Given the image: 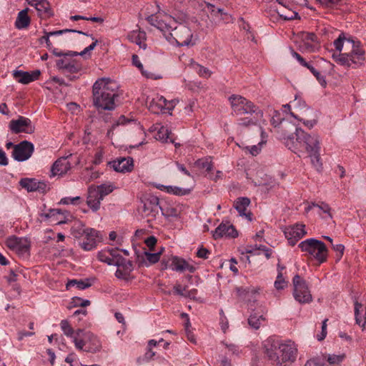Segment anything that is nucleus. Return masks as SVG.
<instances>
[{
  "label": "nucleus",
  "mask_w": 366,
  "mask_h": 366,
  "mask_svg": "<svg viewBox=\"0 0 366 366\" xmlns=\"http://www.w3.org/2000/svg\"><path fill=\"white\" fill-rule=\"evenodd\" d=\"M191 66L200 77L208 79L211 76L212 72L207 67L197 63L192 62Z\"/></svg>",
  "instance_id": "e433bc0d"
},
{
  "label": "nucleus",
  "mask_w": 366,
  "mask_h": 366,
  "mask_svg": "<svg viewBox=\"0 0 366 366\" xmlns=\"http://www.w3.org/2000/svg\"><path fill=\"white\" fill-rule=\"evenodd\" d=\"M303 39L305 45H307V48H310V50H312L313 46L310 44V42L318 43L317 36L314 33H305L303 36Z\"/></svg>",
  "instance_id": "37998d69"
},
{
  "label": "nucleus",
  "mask_w": 366,
  "mask_h": 366,
  "mask_svg": "<svg viewBox=\"0 0 366 366\" xmlns=\"http://www.w3.org/2000/svg\"><path fill=\"white\" fill-rule=\"evenodd\" d=\"M103 200L99 192L95 189V187H89L86 198V204L93 212H97L100 208L101 202Z\"/></svg>",
  "instance_id": "cd10ccee"
},
{
  "label": "nucleus",
  "mask_w": 366,
  "mask_h": 366,
  "mask_svg": "<svg viewBox=\"0 0 366 366\" xmlns=\"http://www.w3.org/2000/svg\"><path fill=\"white\" fill-rule=\"evenodd\" d=\"M304 224H296L292 226H289L285 228L284 234L287 239L289 244L295 245L299 239L302 238L306 234Z\"/></svg>",
  "instance_id": "f3484780"
},
{
  "label": "nucleus",
  "mask_w": 366,
  "mask_h": 366,
  "mask_svg": "<svg viewBox=\"0 0 366 366\" xmlns=\"http://www.w3.org/2000/svg\"><path fill=\"white\" fill-rule=\"evenodd\" d=\"M173 107V101L169 102L162 96H157L149 104V109L154 114H159L164 112L166 109L170 110Z\"/></svg>",
  "instance_id": "aec40b11"
},
{
  "label": "nucleus",
  "mask_w": 366,
  "mask_h": 366,
  "mask_svg": "<svg viewBox=\"0 0 366 366\" xmlns=\"http://www.w3.org/2000/svg\"><path fill=\"white\" fill-rule=\"evenodd\" d=\"M334 46L339 54H333V59L339 64L347 67H358L365 63V49L360 41L347 39L341 33L334 41Z\"/></svg>",
  "instance_id": "7ed1b4c3"
},
{
  "label": "nucleus",
  "mask_w": 366,
  "mask_h": 366,
  "mask_svg": "<svg viewBox=\"0 0 366 366\" xmlns=\"http://www.w3.org/2000/svg\"><path fill=\"white\" fill-rule=\"evenodd\" d=\"M173 289H174V293L176 295H178L179 296L185 297V294H186L185 292H186V290H187V287H182L179 284H176L174 286Z\"/></svg>",
  "instance_id": "bf43d9fd"
},
{
  "label": "nucleus",
  "mask_w": 366,
  "mask_h": 366,
  "mask_svg": "<svg viewBox=\"0 0 366 366\" xmlns=\"http://www.w3.org/2000/svg\"><path fill=\"white\" fill-rule=\"evenodd\" d=\"M250 204V200L247 197H241L238 198L237 201L234 202V208L238 211L241 216H246L251 220L250 213L247 214L245 211L247 207Z\"/></svg>",
  "instance_id": "473e14b6"
},
{
  "label": "nucleus",
  "mask_w": 366,
  "mask_h": 366,
  "mask_svg": "<svg viewBox=\"0 0 366 366\" xmlns=\"http://www.w3.org/2000/svg\"><path fill=\"white\" fill-rule=\"evenodd\" d=\"M53 53L56 56H62L61 59L56 61V66L59 69L69 73H77L81 69V64L73 59V56L79 55L78 52L69 51L64 54L54 49Z\"/></svg>",
  "instance_id": "1a4fd4ad"
},
{
  "label": "nucleus",
  "mask_w": 366,
  "mask_h": 366,
  "mask_svg": "<svg viewBox=\"0 0 366 366\" xmlns=\"http://www.w3.org/2000/svg\"><path fill=\"white\" fill-rule=\"evenodd\" d=\"M195 165L199 169H206L208 172H211L213 169L211 157L199 159L195 162Z\"/></svg>",
  "instance_id": "58836bf2"
},
{
  "label": "nucleus",
  "mask_w": 366,
  "mask_h": 366,
  "mask_svg": "<svg viewBox=\"0 0 366 366\" xmlns=\"http://www.w3.org/2000/svg\"><path fill=\"white\" fill-rule=\"evenodd\" d=\"M19 184L29 192L36 191L44 192L46 189V184L44 182L37 181L35 179H21L19 182Z\"/></svg>",
  "instance_id": "a878e982"
},
{
  "label": "nucleus",
  "mask_w": 366,
  "mask_h": 366,
  "mask_svg": "<svg viewBox=\"0 0 366 366\" xmlns=\"http://www.w3.org/2000/svg\"><path fill=\"white\" fill-rule=\"evenodd\" d=\"M161 265L162 269H171L173 271L183 272L186 270L189 272H194L195 267L189 264L184 259L177 256H164L162 261Z\"/></svg>",
  "instance_id": "9b49d317"
},
{
  "label": "nucleus",
  "mask_w": 366,
  "mask_h": 366,
  "mask_svg": "<svg viewBox=\"0 0 366 366\" xmlns=\"http://www.w3.org/2000/svg\"><path fill=\"white\" fill-rule=\"evenodd\" d=\"M108 165L114 171L121 173L130 172L134 168V161L130 157H119L109 162Z\"/></svg>",
  "instance_id": "6ab92c4d"
},
{
  "label": "nucleus",
  "mask_w": 366,
  "mask_h": 366,
  "mask_svg": "<svg viewBox=\"0 0 366 366\" xmlns=\"http://www.w3.org/2000/svg\"><path fill=\"white\" fill-rule=\"evenodd\" d=\"M156 187L162 191H164L169 194H172L178 196H184L189 194L191 192V189L182 188L176 186H164L162 184H158Z\"/></svg>",
  "instance_id": "7c9ffc66"
},
{
  "label": "nucleus",
  "mask_w": 366,
  "mask_h": 366,
  "mask_svg": "<svg viewBox=\"0 0 366 366\" xmlns=\"http://www.w3.org/2000/svg\"><path fill=\"white\" fill-rule=\"evenodd\" d=\"M207 7L210 12L212 17H216L217 21L218 22H220L222 21H228L229 20V15L223 11V9H216L215 6L209 3L207 4Z\"/></svg>",
  "instance_id": "72a5a7b5"
},
{
  "label": "nucleus",
  "mask_w": 366,
  "mask_h": 366,
  "mask_svg": "<svg viewBox=\"0 0 366 366\" xmlns=\"http://www.w3.org/2000/svg\"><path fill=\"white\" fill-rule=\"evenodd\" d=\"M278 3L277 6H275V11L280 16V18L285 21H291L293 19H300L298 13L293 10L292 8L283 4L279 0H276Z\"/></svg>",
  "instance_id": "b1692460"
},
{
  "label": "nucleus",
  "mask_w": 366,
  "mask_h": 366,
  "mask_svg": "<svg viewBox=\"0 0 366 366\" xmlns=\"http://www.w3.org/2000/svg\"><path fill=\"white\" fill-rule=\"evenodd\" d=\"M147 21L162 31L165 39L171 44L176 43L179 46H192L197 44V35L181 23L176 26L177 21L175 18L161 11L159 6L158 11L147 16Z\"/></svg>",
  "instance_id": "f03ea898"
},
{
  "label": "nucleus",
  "mask_w": 366,
  "mask_h": 366,
  "mask_svg": "<svg viewBox=\"0 0 366 366\" xmlns=\"http://www.w3.org/2000/svg\"><path fill=\"white\" fill-rule=\"evenodd\" d=\"M327 320H328L327 319H325L322 322L321 333L320 335H317V339L319 341L323 340L327 336Z\"/></svg>",
  "instance_id": "13d9d810"
},
{
  "label": "nucleus",
  "mask_w": 366,
  "mask_h": 366,
  "mask_svg": "<svg viewBox=\"0 0 366 366\" xmlns=\"http://www.w3.org/2000/svg\"><path fill=\"white\" fill-rule=\"evenodd\" d=\"M6 244L19 255L27 256L29 253L30 242L27 238L10 236L6 239Z\"/></svg>",
  "instance_id": "ddd939ff"
},
{
  "label": "nucleus",
  "mask_w": 366,
  "mask_h": 366,
  "mask_svg": "<svg viewBox=\"0 0 366 366\" xmlns=\"http://www.w3.org/2000/svg\"><path fill=\"white\" fill-rule=\"evenodd\" d=\"M282 138L285 146L301 157L307 154L312 164L317 169L322 168L320 161V139L318 135L305 132L293 124L285 122L282 125Z\"/></svg>",
  "instance_id": "f257e3e1"
},
{
  "label": "nucleus",
  "mask_w": 366,
  "mask_h": 366,
  "mask_svg": "<svg viewBox=\"0 0 366 366\" xmlns=\"http://www.w3.org/2000/svg\"><path fill=\"white\" fill-rule=\"evenodd\" d=\"M33 152L34 145L28 141H23L14 147L12 157L15 160L23 162L28 159Z\"/></svg>",
  "instance_id": "dca6fc26"
},
{
  "label": "nucleus",
  "mask_w": 366,
  "mask_h": 366,
  "mask_svg": "<svg viewBox=\"0 0 366 366\" xmlns=\"http://www.w3.org/2000/svg\"><path fill=\"white\" fill-rule=\"evenodd\" d=\"M355 321L360 326H364L366 322V308L357 301L355 302Z\"/></svg>",
  "instance_id": "2f4dec72"
},
{
  "label": "nucleus",
  "mask_w": 366,
  "mask_h": 366,
  "mask_svg": "<svg viewBox=\"0 0 366 366\" xmlns=\"http://www.w3.org/2000/svg\"><path fill=\"white\" fill-rule=\"evenodd\" d=\"M263 143H264V142H263V141H262L261 142H259V144H258V145H253V146L250 148V149H249V152H250V154H251L252 155H253V156H256V155H257V154L259 153V152L261 151V147H260V145H261L262 144H263Z\"/></svg>",
  "instance_id": "774afa93"
},
{
  "label": "nucleus",
  "mask_w": 366,
  "mask_h": 366,
  "mask_svg": "<svg viewBox=\"0 0 366 366\" xmlns=\"http://www.w3.org/2000/svg\"><path fill=\"white\" fill-rule=\"evenodd\" d=\"M292 56L299 61V63L303 66H307V63L297 52L292 51Z\"/></svg>",
  "instance_id": "338daca9"
},
{
  "label": "nucleus",
  "mask_w": 366,
  "mask_h": 366,
  "mask_svg": "<svg viewBox=\"0 0 366 366\" xmlns=\"http://www.w3.org/2000/svg\"><path fill=\"white\" fill-rule=\"evenodd\" d=\"M91 284L84 280H72L66 284V288L69 289L71 287L76 286L79 290H84L90 287Z\"/></svg>",
  "instance_id": "79ce46f5"
},
{
  "label": "nucleus",
  "mask_w": 366,
  "mask_h": 366,
  "mask_svg": "<svg viewBox=\"0 0 366 366\" xmlns=\"http://www.w3.org/2000/svg\"><path fill=\"white\" fill-rule=\"evenodd\" d=\"M29 4L38 11L42 19H48L53 16L52 10L47 0H29Z\"/></svg>",
  "instance_id": "4be33fe9"
},
{
  "label": "nucleus",
  "mask_w": 366,
  "mask_h": 366,
  "mask_svg": "<svg viewBox=\"0 0 366 366\" xmlns=\"http://www.w3.org/2000/svg\"><path fill=\"white\" fill-rule=\"evenodd\" d=\"M74 344L76 350L92 353L99 351L102 347L100 340L94 334L81 329L76 330Z\"/></svg>",
  "instance_id": "423d86ee"
},
{
  "label": "nucleus",
  "mask_w": 366,
  "mask_h": 366,
  "mask_svg": "<svg viewBox=\"0 0 366 366\" xmlns=\"http://www.w3.org/2000/svg\"><path fill=\"white\" fill-rule=\"evenodd\" d=\"M9 129L14 134L21 132L32 134L35 130V127L29 118L20 116L17 119L10 121Z\"/></svg>",
  "instance_id": "4468645a"
},
{
  "label": "nucleus",
  "mask_w": 366,
  "mask_h": 366,
  "mask_svg": "<svg viewBox=\"0 0 366 366\" xmlns=\"http://www.w3.org/2000/svg\"><path fill=\"white\" fill-rule=\"evenodd\" d=\"M71 169V163L67 157H61L53 164L51 173V176H62Z\"/></svg>",
  "instance_id": "bb28decb"
},
{
  "label": "nucleus",
  "mask_w": 366,
  "mask_h": 366,
  "mask_svg": "<svg viewBox=\"0 0 366 366\" xmlns=\"http://www.w3.org/2000/svg\"><path fill=\"white\" fill-rule=\"evenodd\" d=\"M84 238L79 242L80 247L85 251H90L94 249L101 238L99 232L92 228H86L83 230Z\"/></svg>",
  "instance_id": "2eb2a0df"
},
{
  "label": "nucleus",
  "mask_w": 366,
  "mask_h": 366,
  "mask_svg": "<svg viewBox=\"0 0 366 366\" xmlns=\"http://www.w3.org/2000/svg\"><path fill=\"white\" fill-rule=\"evenodd\" d=\"M299 247L305 252L306 256L317 260L320 264L327 259V249L322 241L313 238L307 239L299 244Z\"/></svg>",
  "instance_id": "6e6552de"
},
{
  "label": "nucleus",
  "mask_w": 366,
  "mask_h": 366,
  "mask_svg": "<svg viewBox=\"0 0 366 366\" xmlns=\"http://www.w3.org/2000/svg\"><path fill=\"white\" fill-rule=\"evenodd\" d=\"M109 255H111V252H109L108 249H107L99 252L97 258L99 261L105 262L109 265H114L115 262H112V259L110 258Z\"/></svg>",
  "instance_id": "a19ab883"
},
{
  "label": "nucleus",
  "mask_w": 366,
  "mask_h": 366,
  "mask_svg": "<svg viewBox=\"0 0 366 366\" xmlns=\"http://www.w3.org/2000/svg\"><path fill=\"white\" fill-rule=\"evenodd\" d=\"M318 32L322 36L330 39L332 37L331 35L334 32V29L330 26H322L319 28Z\"/></svg>",
  "instance_id": "49530a36"
},
{
  "label": "nucleus",
  "mask_w": 366,
  "mask_h": 366,
  "mask_svg": "<svg viewBox=\"0 0 366 366\" xmlns=\"http://www.w3.org/2000/svg\"><path fill=\"white\" fill-rule=\"evenodd\" d=\"M144 242L150 249H152L157 243V239L154 236H150L145 239Z\"/></svg>",
  "instance_id": "680f3d73"
},
{
  "label": "nucleus",
  "mask_w": 366,
  "mask_h": 366,
  "mask_svg": "<svg viewBox=\"0 0 366 366\" xmlns=\"http://www.w3.org/2000/svg\"><path fill=\"white\" fill-rule=\"evenodd\" d=\"M108 251H109V252H111V255H109V256H110V258L112 259V262H115L114 264V265L117 264L119 262H120V261H122V260H123L124 259L119 253L118 249L117 248L108 249Z\"/></svg>",
  "instance_id": "8fccbe9b"
},
{
  "label": "nucleus",
  "mask_w": 366,
  "mask_h": 366,
  "mask_svg": "<svg viewBox=\"0 0 366 366\" xmlns=\"http://www.w3.org/2000/svg\"><path fill=\"white\" fill-rule=\"evenodd\" d=\"M209 252L207 249L202 247L198 249L197 256L199 258L207 259Z\"/></svg>",
  "instance_id": "e2e57ef3"
},
{
  "label": "nucleus",
  "mask_w": 366,
  "mask_h": 366,
  "mask_svg": "<svg viewBox=\"0 0 366 366\" xmlns=\"http://www.w3.org/2000/svg\"><path fill=\"white\" fill-rule=\"evenodd\" d=\"M272 118H271V124L274 127H277L279 126L281 123H282V121L284 119L281 117V114L277 110L273 109L272 112L271 114Z\"/></svg>",
  "instance_id": "c03bdc74"
},
{
  "label": "nucleus",
  "mask_w": 366,
  "mask_h": 366,
  "mask_svg": "<svg viewBox=\"0 0 366 366\" xmlns=\"http://www.w3.org/2000/svg\"><path fill=\"white\" fill-rule=\"evenodd\" d=\"M103 157H104V152L102 149H99L94 154L93 163L94 164H101L102 162Z\"/></svg>",
  "instance_id": "4d7b16f0"
},
{
  "label": "nucleus",
  "mask_w": 366,
  "mask_h": 366,
  "mask_svg": "<svg viewBox=\"0 0 366 366\" xmlns=\"http://www.w3.org/2000/svg\"><path fill=\"white\" fill-rule=\"evenodd\" d=\"M161 252L150 253L149 252H144V255L145 259L149 262V264H154L157 262L160 259Z\"/></svg>",
  "instance_id": "a18cd8bd"
},
{
  "label": "nucleus",
  "mask_w": 366,
  "mask_h": 366,
  "mask_svg": "<svg viewBox=\"0 0 366 366\" xmlns=\"http://www.w3.org/2000/svg\"><path fill=\"white\" fill-rule=\"evenodd\" d=\"M79 199V197H76L73 198L64 197L61 199L60 203L63 204H75L76 202L78 201Z\"/></svg>",
  "instance_id": "0e129e2a"
},
{
  "label": "nucleus",
  "mask_w": 366,
  "mask_h": 366,
  "mask_svg": "<svg viewBox=\"0 0 366 366\" xmlns=\"http://www.w3.org/2000/svg\"><path fill=\"white\" fill-rule=\"evenodd\" d=\"M115 189L116 187L113 183L102 184L98 187H95V189L99 192V194L103 199L105 196L112 193Z\"/></svg>",
  "instance_id": "4c0bfd02"
},
{
  "label": "nucleus",
  "mask_w": 366,
  "mask_h": 366,
  "mask_svg": "<svg viewBox=\"0 0 366 366\" xmlns=\"http://www.w3.org/2000/svg\"><path fill=\"white\" fill-rule=\"evenodd\" d=\"M259 118H257V116L254 118H242L239 119V124L240 126L243 127H248L250 125H254L257 124V122L258 121Z\"/></svg>",
  "instance_id": "3c124183"
},
{
  "label": "nucleus",
  "mask_w": 366,
  "mask_h": 366,
  "mask_svg": "<svg viewBox=\"0 0 366 366\" xmlns=\"http://www.w3.org/2000/svg\"><path fill=\"white\" fill-rule=\"evenodd\" d=\"M72 303L74 307H86L89 306L91 302L88 300H83L81 297H75L72 299Z\"/></svg>",
  "instance_id": "603ef678"
},
{
  "label": "nucleus",
  "mask_w": 366,
  "mask_h": 366,
  "mask_svg": "<svg viewBox=\"0 0 366 366\" xmlns=\"http://www.w3.org/2000/svg\"><path fill=\"white\" fill-rule=\"evenodd\" d=\"M345 357L344 354L342 355H329L327 357V361L330 365H336L342 362Z\"/></svg>",
  "instance_id": "de8ad7c7"
},
{
  "label": "nucleus",
  "mask_w": 366,
  "mask_h": 366,
  "mask_svg": "<svg viewBox=\"0 0 366 366\" xmlns=\"http://www.w3.org/2000/svg\"><path fill=\"white\" fill-rule=\"evenodd\" d=\"M249 325L254 329L258 330L264 322H266V318L263 315H258L257 313L251 314L247 320Z\"/></svg>",
  "instance_id": "f704fd0d"
},
{
  "label": "nucleus",
  "mask_w": 366,
  "mask_h": 366,
  "mask_svg": "<svg viewBox=\"0 0 366 366\" xmlns=\"http://www.w3.org/2000/svg\"><path fill=\"white\" fill-rule=\"evenodd\" d=\"M228 100L230 103L232 112L236 115L252 114H254L257 118L263 117V112L250 100L242 96L232 94Z\"/></svg>",
  "instance_id": "0eeeda50"
},
{
  "label": "nucleus",
  "mask_w": 366,
  "mask_h": 366,
  "mask_svg": "<svg viewBox=\"0 0 366 366\" xmlns=\"http://www.w3.org/2000/svg\"><path fill=\"white\" fill-rule=\"evenodd\" d=\"M142 74L145 76L147 79H159L161 78L160 75L156 74L151 71H148L147 69H144V68L140 70Z\"/></svg>",
  "instance_id": "5fc2aeb1"
},
{
  "label": "nucleus",
  "mask_w": 366,
  "mask_h": 366,
  "mask_svg": "<svg viewBox=\"0 0 366 366\" xmlns=\"http://www.w3.org/2000/svg\"><path fill=\"white\" fill-rule=\"evenodd\" d=\"M60 327L64 335L71 338L74 342L76 335V330H74L69 322L67 320H62L60 322Z\"/></svg>",
  "instance_id": "c9c22d12"
},
{
  "label": "nucleus",
  "mask_w": 366,
  "mask_h": 366,
  "mask_svg": "<svg viewBox=\"0 0 366 366\" xmlns=\"http://www.w3.org/2000/svg\"><path fill=\"white\" fill-rule=\"evenodd\" d=\"M162 210L159 206V198L152 194H147L142 198V205L139 207V211L142 215L148 218L150 222L157 218Z\"/></svg>",
  "instance_id": "9d476101"
},
{
  "label": "nucleus",
  "mask_w": 366,
  "mask_h": 366,
  "mask_svg": "<svg viewBox=\"0 0 366 366\" xmlns=\"http://www.w3.org/2000/svg\"><path fill=\"white\" fill-rule=\"evenodd\" d=\"M237 236V230L229 222L221 223L213 232V237L216 239L222 237H236Z\"/></svg>",
  "instance_id": "5701e85b"
},
{
  "label": "nucleus",
  "mask_w": 366,
  "mask_h": 366,
  "mask_svg": "<svg viewBox=\"0 0 366 366\" xmlns=\"http://www.w3.org/2000/svg\"><path fill=\"white\" fill-rule=\"evenodd\" d=\"M117 85L109 79L102 78L93 85V104L98 111L114 109Z\"/></svg>",
  "instance_id": "39448f33"
},
{
  "label": "nucleus",
  "mask_w": 366,
  "mask_h": 366,
  "mask_svg": "<svg viewBox=\"0 0 366 366\" xmlns=\"http://www.w3.org/2000/svg\"><path fill=\"white\" fill-rule=\"evenodd\" d=\"M132 64L137 67L139 71L144 68L143 64L141 63L139 56L137 54L132 55Z\"/></svg>",
  "instance_id": "69168bd1"
},
{
  "label": "nucleus",
  "mask_w": 366,
  "mask_h": 366,
  "mask_svg": "<svg viewBox=\"0 0 366 366\" xmlns=\"http://www.w3.org/2000/svg\"><path fill=\"white\" fill-rule=\"evenodd\" d=\"M40 76V71L35 70L31 72L16 70L13 73L14 78L19 83L28 84L36 79Z\"/></svg>",
  "instance_id": "393cba45"
},
{
  "label": "nucleus",
  "mask_w": 366,
  "mask_h": 366,
  "mask_svg": "<svg viewBox=\"0 0 366 366\" xmlns=\"http://www.w3.org/2000/svg\"><path fill=\"white\" fill-rule=\"evenodd\" d=\"M30 21L31 19L28 15V9H25L19 12L15 21V26L18 29H26L29 26Z\"/></svg>",
  "instance_id": "c756f323"
},
{
  "label": "nucleus",
  "mask_w": 366,
  "mask_h": 366,
  "mask_svg": "<svg viewBox=\"0 0 366 366\" xmlns=\"http://www.w3.org/2000/svg\"><path fill=\"white\" fill-rule=\"evenodd\" d=\"M114 266L117 267L115 276L118 279L129 282L134 278L132 275L134 267L131 261L124 259L114 264Z\"/></svg>",
  "instance_id": "a211bd4d"
},
{
  "label": "nucleus",
  "mask_w": 366,
  "mask_h": 366,
  "mask_svg": "<svg viewBox=\"0 0 366 366\" xmlns=\"http://www.w3.org/2000/svg\"><path fill=\"white\" fill-rule=\"evenodd\" d=\"M127 38L131 42L137 44L139 48L146 49V33L144 31L140 30L132 31L128 34Z\"/></svg>",
  "instance_id": "c85d7f7f"
},
{
  "label": "nucleus",
  "mask_w": 366,
  "mask_h": 366,
  "mask_svg": "<svg viewBox=\"0 0 366 366\" xmlns=\"http://www.w3.org/2000/svg\"><path fill=\"white\" fill-rule=\"evenodd\" d=\"M67 32H73V33H78L80 34H83L85 36H89L86 33H84L81 31L74 30V29H63V30H58V31H44V36H42L39 41L41 43L45 42L46 44V46L49 49H51L53 48V44L50 40V37L51 36H58L63 34L67 33ZM89 36L92 37L93 40H94V38L92 36V35H89Z\"/></svg>",
  "instance_id": "412c9836"
},
{
  "label": "nucleus",
  "mask_w": 366,
  "mask_h": 366,
  "mask_svg": "<svg viewBox=\"0 0 366 366\" xmlns=\"http://www.w3.org/2000/svg\"><path fill=\"white\" fill-rule=\"evenodd\" d=\"M320 4L326 7H333L337 5L342 0H316Z\"/></svg>",
  "instance_id": "6e6d98bb"
},
{
  "label": "nucleus",
  "mask_w": 366,
  "mask_h": 366,
  "mask_svg": "<svg viewBox=\"0 0 366 366\" xmlns=\"http://www.w3.org/2000/svg\"><path fill=\"white\" fill-rule=\"evenodd\" d=\"M317 208L318 209V214L322 216V218H332V214L330 213L331 208L329 204L322 202L320 204H318Z\"/></svg>",
  "instance_id": "ea45409f"
},
{
  "label": "nucleus",
  "mask_w": 366,
  "mask_h": 366,
  "mask_svg": "<svg viewBox=\"0 0 366 366\" xmlns=\"http://www.w3.org/2000/svg\"><path fill=\"white\" fill-rule=\"evenodd\" d=\"M264 354L274 366H287L296 359L297 349L291 342H280L269 337L262 342Z\"/></svg>",
  "instance_id": "20e7f679"
},
{
  "label": "nucleus",
  "mask_w": 366,
  "mask_h": 366,
  "mask_svg": "<svg viewBox=\"0 0 366 366\" xmlns=\"http://www.w3.org/2000/svg\"><path fill=\"white\" fill-rule=\"evenodd\" d=\"M323 360H321L319 358H313L308 360L305 366H324Z\"/></svg>",
  "instance_id": "052dcab7"
},
{
  "label": "nucleus",
  "mask_w": 366,
  "mask_h": 366,
  "mask_svg": "<svg viewBox=\"0 0 366 366\" xmlns=\"http://www.w3.org/2000/svg\"><path fill=\"white\" fill-rule=\"evenodd\" d=\"M226 347L229 350V352H232V354L235 355H239L241 350L239 349V347L235 344L233 343H223Z\"/></svg>",
  "instance_id": "864d4df0"
},
{
  "label": "nucleus",
  "mask_w": 366,
  "mask_h": 366,
  "mask_svg": "<svg viewBox=\"0 0 366 366\" xmlns=\"http://www.w3.org/2000/svg\"><path fill=\"white\" fill-rule=\"evenodd\" d=\"M294 285V297L301 304L309 303L312 297L309 290L308 286L300 275L297 274L293 278Z\"/></svg>",
  "instance_id": "f8f14e48"
},
{
  "label": "nucleus",
  "mask_w": 366,
  "mask_h": 366,
  "mask_svg": "<svg viewBox=\"0 0 366 366\" xmlns=\"http://www.w3.org/2000/svg\"><path fill=\"white\" fill-rule=\"evenodd\" d=\"M287 285V282L284 279L282 272L280 271L274 282V287L277 290L284 289Z\"/></svg>",
  "instance_id": "09e8293b"
}]
</instances>
